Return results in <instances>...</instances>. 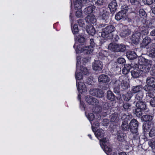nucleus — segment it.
<instances>
[{
    "instance_id": "nucleus-1",
    "label": "nucleus",
    "mask_w": 155,
    "mask_h": 155,
    "mask_svg": "<svg viewBox=\"0 0 155 155\" xmlns=\"http://www.w3.org/2000/svg\"><path fill=\"white\" fill-rule=\"evenodd\" d=\"M152 61L150 60H146L143 58H140L139 63L136 68L131 71L132 76L135 78H137L140 75L141 72H147L149 71L151 68Z\"/></svg>"
},
{
    "instance_id": "nucleus-2",
    "label": "nucleus",
    "mask_w": 155,
    "mask_h": 155,
    "mask_svg": "<svg viewBox=\"0 0 155 155\" xmlns=\"http://www.w3.org/2000/svg\"><path fill=\"white\" fill-rule=\"evenodd\" d=\"M147 85L143 87L144 90L147 92V98L149 99L150 98L151 92L152 95L155 96V78L153 77H147L146 80Z\"/></svg>"
},
{
    "instance_id": "nucleus-3",
    "label": "nucleus",
    "mask_w": 155,
    "mask_h": 155,
    "mask_svg": "<svg viewBox=\"0 0 155 155\" xmlns=\"http://www.w3.org/2000/svg\"><path fill=\"white\" fill-rule=\"evenodd\" d=\"M111 83L114 87V90H119L120 87L123 90L129 87L128 80L127 77L124 76L120 77L118 80H113Z\"/></svg>"
},
{
    "instance_id": "nucleus-4",
    "label": "nucleus",
    "mask_w": 155,
    "mask_h": 155,
    "mask_svg": "<svg viewBox=\"0 0 155 155\" xmlns=\"http://www.w3.org/2000/svg\"><path fill=\"white\" fill-rule=\"evenodd\" d=\"M115 30V28L114 26H107L103 28L101 32V36L104 38H111L113 36V32Z\"/></svg>"
},
{
    "instance_id": "nucleus-5",
    "label": "nucleus",
    "mask_w": 155,
    "mask_h": 155,
    "mask_svg": "<svg viewBox=\"0 0 155 155\" xmlns=\"http://www.w3.org/2000/svg\"><path fill=\"white\" fill-rule=\"evenodd\" d=\"M77 46L75 51L77 54L84 52L87 54H89L93 51V48L90 46H84L82 44H79Z\"/></svg>"
},
{
    "instance_id": "nucleus-6",
    "label": "nucleus",
    "mask_w": 155,
    "mask_h": 155,
    "mask_svg": "<svg viewBox=\"0 0 155 155\" xmlns=\"http://www.w3.org/2000/svg\"><path fill=\"white\" fill-rule=\"evenodd\" d=\"M108 49L114 52H123L125 50L126 48L124 45L112 43L109 45Z\"/></svg>"
},
{
    "instance_id": "nucleus-7",
    "label": "nucleus",
    "mask_w": 155,
    "mask_h": 155,
    "mask_svg": "<svg viewBox=\"0 0 155 155\" xmlns=\"http://www.w3.org/2000/svg\"><path fill=\"white\" fill-rule=\"evenodd\" d=\"M100 145L105 152L107 154L112 151V149L110 145L108 140L106 138H103L100 140Z\"/></svg>"
},
{
    "instance_id": "nucleus-8",
    "label": "nucleus",
    "mask_w": 155,
    "mask_h": 155,
    "mask_svg": "<svg viewBox=\"0 0 155 155\" xmlns=\"http://www.w3.org/2000/svg\"><path fill=\"white\" fill-rule=\"evenodd\" d=\"M143 24V25L140 28V30L141 32L140 33L141 34L146 35L148 33V28H153L151 26L152 23L150 21H147V23Z\"/></svg>"
},
{
    "instance_id": "nucleus-9",
    "label": "nucleus",
    "mask_w": 155,
    "mask_h": 155,
    "mask_svg": "<svg viewBox=\"0 0 155 155\" xmlns=\"http://www.w3.org/2000/svg\"><path fill=\"white\" fill-rule=\"evenodd\" d=\"M129 124V128L131 132L133 134L137 133L138 125L137 121L135 119H133L131 120Z\"/></svg>"
},
{
    "instance_id": "nucleus-10",
    "label": "nucleus",
    "mask_w": 155,
    "mask_h": 155,
    "mask_svg": "<svg viewBox=\"0 0 155 155\" xmlns=\"http://www.w3.org/2000/svg\"><path fill=\"white\" fill-rule=\"evenodd\" d=\"M119 27H122L120 31V35L122 37H126L130 34V30L126 26H123L121 24H119Z\"/></svg>"
},
{
    "instance_id": "nucleus-11",
    "label": "nucleus",
    "mask_w": 155,
    "mask_h": 155,
    "mask_svg": "<svg viewBox=\"0 0 155 155\" xmlns=\"http://www.w3.org/2000/svg\"><path fill=\"white\" fill-rule=\"evenodd\" d=\"M99 16L103 19L105 20L106 22L109 18V13L105 9H100L99 13Z\"/></svg>"
},
{
    "instance_id": "nucleus-12",
    "label": "nucleus",
    "mask_w": 155,
    "mask_h": 155,
    "mask_svg": "<svg viewBox=\"0 0 155 155\" xmlns=\"http://www.w3.org/2000/svg\"><path fill=\"white\" fill-rule=\"evenodd\" d=\"M103 67L102 62L99 60H95L92 63V68L95 71H101Z\"/></svg>"
},
{
    "instance_id": "nucleus-13",
    "label": "nucleus",
    "mask_w": 155,
    "mask_h": 155,
    "mask_svg": "<svg viewBox=\"0 0 155 155\" xmlns=\"http://www.w3.org/2000/svg\"><path fill=\"white\" fill-rule=\"evenodd\" d=\"M76 84L78 91L79 93L82 94L84 92H86L87 90V89L84 84L81 82H79L77 81Z\"/></svg>"
},
{
    "instance_id": "nucleus-14",
    "label": "nucleus",
    "mask_w": 155,
    "mask_h": 155,
    "mask_svg": "<svg viewBox=\"0 0 155 155\" xmlns=\"http://www.w3.org/2000/svg\"><path fill=\"white\" fill-rule=\"evenodd\" d=\"M85 98L86 102L89 104L96 105L98 104V101L92 96H87Z\"/></svg>"
},
{
    "instance_id": "nucleus-15",
    "label": "nucleus",
    "mask_w": 155,
    "mask_h": 155,
    "mask_svg": "<svg viewBox=\"0 0 155 155\" xmlns=\"http://www.w3.org/2000/svg\"><path fill=\"white\" fill-rule=\"evenodd\" d=\"M115 18V19L117 21L120 20H124L128 18V17L127 14H126L121 11H119L116 15Z\"/></svg>"
},
{
    "instance_id": "nucleus-16",
    "label": "nucleus",
    "mask_w": 155,
    "mask_h": 155,
    "mask_svg": "<svg viewBox=\"0 0 155 155\" xmlns=\"http://www.w3.org/2000/svg\"><path fill=\"white\" fill-rule=\"evenodd\" d=\"M141 34L140 32L137 31L134 32L132 35V40L135 44H137L140 41Z\"/></svg>"
},
{
    "instance_id": "nucleus-17",
    "label": "nucleus",
    "mask_w": 155,
    "mask_h": 155,
    "mask_svg": "<svg viewBox=\"0 0 155 155\" xmlns=\"http://www.w3.org/2000/svg\"><path fill=\"white\" fill-rule=\"evenodd\" d=\"M139 15L140 17V20L143 23H145L148 21L147 20L146 15L143 9H140V10Z\"/></svg>"
},
{
    "instance_id": "nucleus-18",
    "label": "nucleus",
    "mask_w": 155,
    "mask_h": 155,
    "mask_svg": "<svg viewBox=\"0 0 155 155\" xmlns=\"http://www.w3.org/2000/svg\"><path fill=\"white\" fill-rule=\"evenodd\" d=\"M117 5L116 0H114L108 5V7L111 12H114L117 9Z\"/></svg>"
},
{
    "instance_id": "nucleus-19",
    "label": "nucleus",
    "mask_w": 155,
    "mask_h": 155,
    "mask_svg": "<svg viewBox=\"0 0 155 155\" xmlns=\"http://www.w3.org/2000/svg\"><path fill=\"white\" fill-rule=\"evenodd\" d=\"M98 80L99 82L106 83L109 81L110 79L107 75L102 74L99 76L98 78Z\"/></svg>"
},
{
    "instance_id": "nucleus-20",
    "label": "nucleus",
    "mask_w": 155,
    "mask_h": 155,
    "mask_svg": "<svg viewBox=\"0 0 155 155\" xmlns=\"http://www.w3.org/2000/svg\"><path fill=\"white\" fill-rule=\"evenodd\" d=\"M86 30L87 33L92 36L94 35L96 33V30L93 26L89 25L86 27Z\"/></svg>"
},
{
    "instance_id": "nucleus-21",
    "label": "nucleus",
    "mask_w": 155,
    "mask_h": 155,
    "mask_svg": "<svg viewBox=\"0 0 155 155\" xmlns=\"http://www.w3.org/2000/svg\"><path fill=\"white\" fill-rule=\"evenodd\" d=\"M73 2L75 9H80L82 8V1L81 0H72Z\"/></svg>"
},
{
    "instance_id": "nucleus-22",
    "label": "nucleus",
    "mask_w": 155,
    "mask_h": 155,
    "mask_svg": "<svg viewBox=\"0 0 155 155\" xmlns=\"http://www.w3.org/2000/svg\"><path fill=\"white\" fill-rule=\"evenodd\" d=\"M126 135L121 132V131H118L117 133V139L120 141L123 142L125 140Z\"/></svg>"
},
{
    "instance_id": "nucleus-23",
    "label": "nucleus",
    "mask_w": 155,
    "mask_h": 155,
    "mask_svg": "<svg viewBox=\"0 0 155 155\" xmlns=\"http://www.w3.org/2000/svg\"><path fill=\"white\" fill-rule=\"evenodd\" d=\"M136 106L137 107L140 108L143 110H145L146 108L145 103L142 101H138L136 102Z\"/></svg>"
},
{
    "instance_id": "nucleus-24",
    "label": "nucleus",
    "mask_w": 155,
    "mask_h": 155,
    "mask_svg": "<svg viewBox=\"0 0 155 155\" xmlns=\"http://www.w3.org/2000/svg\"><path fill=\"white\" fill-rule=\"evenodd\" d=\"M86 21L88 23L94 24L96 22V19L95 16L92 14L88 15L86 18Z\"/></svg>"
},
{
    "instance_id": "nucleus-25",
    "label": "nucleus",
    "mask_w": 155,
    "mask_h": 155,
    "mask_svg": "<svg viewBox=\"0 0 155 155\" xmlns=\"http://www.w3.org/2000/svg\"><path fill=\"white\" fill-rule=\"evenodd\" d=\"M95 9V7L93 5H91L85 8L84 13L85 14L91 13Z\"/></svg>"
},
{
    "instance_id": "nucleus-26",
    "label": "nucleus",
    "mask_w": 155,
    "mask_h": 155,
    "mask_svg": "<svg viewBox=\"0 0 155 155\" xmlns=\"http://www.w3.org/2000/svg\"><path fill=\"white\" fill-rule=\"evenodd\" d=\"M153 92H151V96L150 97V98L149 99H147V95L146 97V101L149 102L150 103V104L153 107H155V96L152 95L153 94Z\"/></svg>"
},
{
    "instance_id": "nucleus-27",
    "label": "nucleus",
    "mask_w": 155,
    "mask_h": 155,
    "mask_svg": "<svg viewBox=\"0 0 155 155\" xmlns=\"http://www.w3.org/2000/svg\"><path fill=\"white\" fill-rule=\"evenodd\" d=\"M131 68L132 67L131 65L129 64H127L125 65L122 70L123 74H126L128 73Z\"/></svg>"
},
{
    "instance_id": "nucleus-28",
    "label": "nucleus",
    "mask_w": 155,
    "mask_h": 155,
    "mask_svg": "<svg viewBox=\"0 0 155 155\" xmlns=\"http://www.w3.org/2000/svg\"><path fill=\"white\" fill-rule=\"evenodd\" d=\"M95 136L98 139L101 138L104 135V131L101 129H98L94 133Z\"/></svg>"
},
{
    "instance_id": "nucleus-29",
    "label": "nucleus",
    "mask_w": 155,
    "mask_h": 155,
    "mask_svg": "<svg viewBox=\"0 0 155 155\" xmlns=\"http://www.w3.org/2000/svg\"><path fill=\"white\" fill-rule=\"evenodd\" d=\"M142 89V87L140 85L134 86L132 87V92L133 93H138L140 92H142L141 91Z\"/></svg>"
},
{
    "instance_id": "nucleus-30",
    "label": "nucleus",
    "mask_w": 155,
    "mask_h": 155,
    "mask_svg": "<svg viewBox=\"0 0 155 155\" xmlns=\"http://www.w3.org/2000/svg\"><path fill=\"white\" fill-rule=\"evenodd\" d=\"M136 53L134 51H130L127 52V56L130 60H132L137 57Z\"/></svg>"
},
{
    "instance_id": "nucleus-31",
    "label": "nucleus",
    "mask_w": 155,
    "mask_h": 155,
    "mask_svg": "<svg viewBox=\"0 0 155 155\" xmlns=\"http://www.w3.org/2000/svg\"><path fill=\"white\" fill-rule=\"evenodd\" d=\"M151 41L150 38L148 37H145L143 40L141 44V45L143 47H145L148 45Z\"/></svg>"
},
{
    "instance_id": "nucleus-32",
    "label": "nucleus",
    "mask_w": 155,
    "mask_h": 155,
    "mask_svg": "<svg viewBox=\"0 0 155 155\" xmlns=\"http://www.w3.org/2000/svg\"><path fill=\"white\" fill-rule=\"evenodd\" d=\"M107 99L111 101H114L115 99V96L112 91H108L107 92Z\"/></svg>"
},
{
    "instance_id": "nucleus-33",
    "label": "nucleus",
    "mask_w": 155,
    "mask_h": 155,
    "mask_svg": "<svg viewBox=\"0 0 155 155\" xmlns=\"http://www.w3.org/2000/svg\"><path fill=\"white\" fill-rule=\"evenodd\" d=\"M119 120V118L117 113H114L110 116V121L112 122H117Z\"/></svg>"
},
{
    "instance_id": "nucleus-34",
    "label": "nucleus",
    "mask_w": 155,
    "mask_h": 155,
    "mask_svg": "<svg viewBox=\"0 0 155 155\" xmlns=\"http://www.w3.org/2000/svg\"><path fill=\"white\" fill-rule=\"evenodd\" d=\"M91 93L92 94V95L96 96L99 97H102L104 96V93L103 91L101 90L97 89V92L96 93H92V91H91Z\"/></svg>"
},
{
    "instance_id": "nucleus-35",
    "label": "nucleus",
    "mask_w": 155,
    "mask_h": 155,
    "mask_svg": "<svg viewBox=\"0 0 155 155\" xmlns=\"http://www.w3.org/2000/svg\"><path fill=\"white\" fill-rule=\"evenodd\" d=\"M132 96V93L130 91L128 92L127 94L123 95V97L124 100L126 101H129Z\"/></svg>"
},
{
    "instance_id": "nucleus-36",
    "label": "nucleus",
    "mask_w": 155,
    "mask_h": 155,
    "mask_svg": "<svg viewBox=\"0 0 155 155\" xmlns=\"http://www.w3.org/2000/svg\"><path fill=\"white\" fill-rule=\"evenodd\" d=\"M142 118L143 120L144 121L150 122L152 120L153 117L152 116L146 115H143Z\"/></svg>"
},
{
    "instance_id": "nucleus-37",
    "label": "nucleus",
    "mask_w": 155,
    "mask_h": 155,
    "mask_svg": "<svg viewBox=\"0 0 155 155\" xmlns=\"http://www.w3.org/2000/svg\"><path fill=\"white\" fill-rule=\"evenodd\" d=\"M75 77L76 81H78V80H80L82 79V75L81 73L79 72L78 70V68H76V73L75 74Z\"/></svg>"
},
{
    "instance_id": "nucleus-38",
    "label": "nucleus",
    "mask_w": 155,
    "mask_h": 155,
    "mask_svg": "<svg viewBox=\"0 0 155 155\" xmlns=\"http://www.w3.org/2000/svg\"><path fill=\"white\" fill-rule=\"evenodd\" d=\"M94 122L93 124L91 122V123L92 125V129L94 132L95 131V128L98 127L99 126V124L97 120H96L95 119H94Z\"/></svg>"
},
{
    "instance_id": "nucleus-39",
    "label": "nucleus",
    "mask_w": 155,
    "mask_h": 155,
    "mask_svg": "<svg viewBox=\"0 0 155 155\" xmlns=\"http://www.w3.org/2000/svg\"><path fill=\"white\" fill-rule=\"evenodd\" d=\"M121 127L123 130H127L128 129L129 127L127 122L126 121H124L122 122Z\"/></svg>"
},
{
    "instance_id": "nucleus-40",
    "label": "nucleus",
    "mask_w": 155,
    "mask_h": 155,
    "mask_svg": "<svg viewBox=\"0 0 155 155\" xmlns=\"http://www.w3.org/2000/svg\"><path fill=\"white\" fill-rule=\"evenodd\" d=\"M143 110L137 107L135 111L134 112V114L138 117H140L143 114L142 110Z\"/></svg>"
},
{
    "instance_id": "nucleus-41",
    "label": "nucleus",
    "mask_w": 155,
    "mask_h": 155,
    "mask_svg": "<svg viewBox=\"0 0 155 155\" xmlns=\"http://www.w3.org/2000/svg\"><path fill=\"white\" fill-rule=\"evenodd\" d=\"M143 97V94L142 92H140L138 93L136 95L135 98V101L137 102V101H141Z\"/></svg>"
},
{
    "instance_id": "nucleus-42",
    "label": "nucleus",
    "mask_w": 155,
    "mask_h": 155,
    "mask_svg": "<svg viewBox=\"0 0 155 155\" xmlns=\"http://www.w3.org/2000/svg\"><path fill=\"white\" fill-rule=\"evenodd\" d=\"M152 125V123L150 122H147L143 125V128L145 132L147 131V130L151 127Z\"/></svg>"
},
{
    "instance_id": "nucleus-43",
    "label": "nucleus",
    "mask_w": 155,
    "mask_h": 155,
    "mask_svg": "<svg viewBox=\"0 0 155 155\" xmlns=\"http://www.w3.org/2000/svg\"><path fill=\"white\" fill-rule=\"evenodd\" d=\"M148 144L152 149H155V140L153 139L150 140L148 142Z\"/></svg>"
},
{
    "instance_id": "nucleus-44",
    "label": "nucleus",
    "mask_w": 155,
    "mask_h": 155,
    "mask_svg": "<svg viewBox=\"0 0 155 155\" xmlns=\"http://www.w3.org/2000/svg\"><path fill=\"white\" fill-rule=\"evenodd\" d=\"M75 40L78 41L80 43L84 42L85 41L84 38L81 35H79L77 37H75Z\"/></svg>"
},
{
    "instance_id": "nucleus-45",
    "label": "nucleus",
    "mask_w": 155,
    "mask_h": 155,
    "mask_svg": "<svg viewBox=\"0 0 155 155\" xmlns=\"http://www.w3.org/2000/svg\"><path fill=\"white\" fill-rule=\"evenodd\" d=\"M80 70L81 72L84 75H87L88 73V71L86 67L84 66H81Z\"/></svg>"
},
{
    "instance_id": "nucleus-46",
    "label": "nucleus",
    "mask_w": 155,
    "mask_h": 155,
    "mask_svg": "<svg viewBox=\"0 0 155 155\" xmlns=\"http://www.w3.org/2000/svg\"><path fill=\"white\" fill-rule=\"evenodd\" d=\"M72 30L73 34L75 35L77 34L78 32V25H74L72 28Z\"/></svg>"
},
{
    "instance_id": "nucleus-47",
    "label": "nucleus",
    "mask_w": 155,
    "mask_h": 155,
    "mask_svg": "<svg viewBox=\"0 0 155 155\" xmlns=\"http://www.w3.org/2000/svg\"><path fill=\"white\" fill-rule=\"evenodd\" d=\"M86 116L90 122L94 119V115L92 113H89L87 114H86Z\"/></svg>"
},
{
    "instance_id": "nucleus-48",
    "label": "nucleus",
    "mask_w": 155,
    "mask_h": 155,
    "mask_svg": "<svg viewBox=\"0 0 155 155\" xmlns=\"http://www.w3.org/2000/svg\"><path fill=\"white\" fill-rule=\"evenodd\" d=\"M128 9V8L127 5H124L121 7V10L120 11L126 14H127Z\"/></svg>"
},
{
    "instance_id": "nucleus-49",
    "label": "nucleus",
    "mask_w": 155,
    "mask_h": 155,
    "mask_svg": "<svg viewBox=\"0 0 155 155\" xmlns=\"http://www.w3.org/2000/svg\"><path fill=\"white\" fill-rule=\"evenodd\" d=\"M149 56L155 59V48H153L150 51Z\"/></svg>"
},
{
    "instance_id": "nucleus-50",
    "label": "nucleus",
    "mask_w": 155,
    "mask_h": 155,
    "mask_svg": "<svg viewBox=\"0 0 155 155\" xmlns=\"http://www.w3.org/2000/svg\"><path fill=\"white\" fill-rule=\"evenodd\" d=\"M149 136L150 137L155 136V127L152 128L149 133Z\"/></svg>"
},
{
    "instance_id": "nucleus-51",
    "label": "nucleus",
    "mask_w": 155,
    "mask_h": 155,
    "mask_svg": "<svg viewBox=\"0 0 155 155\" xmlns=\"http://www.w3.org/2000/svg\"><path fill=\"white\" fill-rule=\"evenodd\" d=\"M104 25L101 24L96 25V27L97 29V31H98L101 29L103 31V29L102 28L104 27Z\"/></svg>"
},
{
    "instance_id": "nucleus-52",
    "label": "nucleus",
    "mask_w": 155,
    "mask_h": 155,
    "mask_svg": "<svg viewBox=\"0 0 155 155\" xmlns=\"http://www.w3.org/2000/svg\"><path fill=\"white\" fill-rule=\"evenodd\" d=\"M140 0H130V2L133 5H138L140 3Z\"/></svg>"
},
{
    "instance_id": "nucleus-53",
    "label": "nucleus",
    "mask_w": 155,
    "mask_h": 155,
    "mask_svg": "<svg viewBox=\"0 0 155 155\" xmlns=\"http://www.w3.org/2000/svg\"><path fill=\"white\" fill-rule=\"evenodd\" d=\"M109 123V120L107 119H104L102 121V124L104 126H106L108 125Z\"/></svg>"
},
{
    "instance_id": "nucleus-54",
    "label": "nucleus",
    "mask_w": 155,
    "mask_h": 155,
    "mask_svg": "<svg viewBox=\"0 0 155 155\" xmlns=\"http://www.w3.org/2000/svg\"><path fill=\"white\" fill-rule=\"evenodd\" d=\"M117 62L119 64H123L125 62V60L123 58H121L118 59Z\"/></svg>"
},
{
    "instance_id": "nucleus-55",
    "label": "nucleus",
    "mask_w": 155,
    "mask_h": 155,
    "mask_svg": "<svg viewBox=\"0 0 155 155\" xmlns=\"http://www.w3.org/2000/svg\"><path fill=\"white\" fill-rule=\"evenodd\" d=\"M77 11L76 12V15L78 17H80L82 15V12L80 9Z\"/></svg>"
},
{
    "instance_id": "nucleus-56",
    "label": "nucleus",
    "mask_w": 155,
    "mask_h": 155,
    "mask_svg": "<svg viewBox=\"0 0 155 155\" xmlns=\"http://www.w3.org/2000/svg\"><path fill=\"white\" fill-rule=\"evenodd\" d=\"M96 4L98 5H102L104 3V0H95Z\"/></svg>"
},
{
    "instance_id": "nucleus-57",
    "label": "nucleus",
    "mask_w": 155,
    "mask_h": 155,
    "mask_svg": "<svg viewBox=\"0 0 155 155\" xmlns=\"http://www.w3.org/2000/svg\"><path fill=\"white\" fill-rule=\"evenodd\" d=\"M90 46L91 47H92L93 48L95 46V43L94 42V40L93 39H90Z\"/></svg>"
},
{
    "instance_id": "nucleus-58",
    "label": "nucleus",
    "mask_w": 155,
    "mask_h": 155,
    "mask_svg": "<svg viewBox=\"0 0 155 155\" xmlns=\"http://www.w3.org/2000/svg\"><path fill=\"white\" fill-rule=\"evenodd\" d=\"M130 106V105L129 104L127 103H125L123 105V107L126 110L128 109Z\"/></svg>"
},
{
    "instance_id": "nucleus-59",
    "label": "nucleus",
    "mask_w": 155,
    "mask_h": 155,
    "mask_svg": "<svg viewBox=\"0 0 155 155\" xmlns=\"http://www.w3.org/2000/svg\"><path fill=\"white\" fill-rule=\"evenodd\" d=\"M78 22L80 26H83L84 25L83 21L81 19H79L78 21Z\"/></svg>"
},
{
    "instance_id": "nucleus-60",
    "label": "nucleus",
    "mask_w": 155,
    "mask_h": 155,
    "mask_svg": "<svg viewBox=\"0 0 155 155\" xmlns=\"http://www.w3.org/2000/svg\"><path fill=\"white\" fill-rule=\"evenodd\" d=\"M81 59V56H78L77 58V63L76 64V68H78V64L79 63V62H80V61Z\"/></svg>"
},
{
    "instance_id": "nucleus-61",
    "label": "nucleus",
    "mask_w": 155,
    "mask_h": 155,
    "mask_svg": "<svg viewBox=\"0 0 155 155\" xmlns=\"http://www.w3.org/2000/svg\"><path fill=\"white\" fill-rule=\"evenodd\" d=\"M91 91H92V93H96L97 92V89H94L92 88L90 89L89 91L91 95H92V94L91 93Z\"/></svg>"
},
{
    "instance_id": "nucleus-62",
    "label": "nucleus",
    "mask_w": 155,
    "mask_h": 155,
    "mask_svg": "<svg viewBox=\"0 0 155 155\" xmlns=\"http://www.w3.org/2000/svg\"><path fill=\"white\" fill-rule=\"evenodd\" d=\"M90 59V58L89 57H86L84 58L83 61L84 63H86L88 62Z\"/></svg>"
},
{
    "instance_id": "nucleus-63",
    "label": "nucleus",
    "mask_w": 155,
    "mask_h": 155,
    "mask_svg": "<svg viewBox=\"0 0 155 155\" xmlns=\"http://www.w3.org/2000/svg\"><path fill=\"white\" fill-rule=\"evenodd\" d=\"M152 74L153 75H155V66H154L152 67V70L151 71V73L152 74Z\"/></svg>"
},
{
    "instance_id": "nucleus-64",
    "label": "nucleus",
    "mask_w": 155,
    "mask_h": 155,
    "mask_svg": "<svg viewBox=\"0 0 155 155\" xmlns=\"http://www.w3.org/2000/svg\"><path fill=\"white\" fill-rule=\"evenodd\" d=\"M150 35L152 36H155V29L151 31Z\"/></svg>"
}]
</instances>
